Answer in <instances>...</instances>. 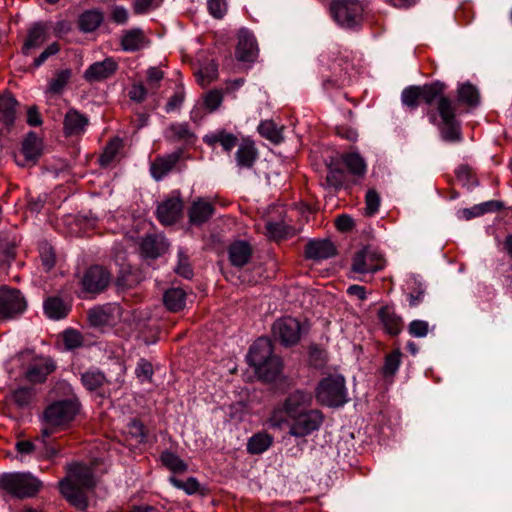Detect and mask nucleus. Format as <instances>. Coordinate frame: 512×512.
<instances>
[{
    "instance_id": "4d7b16f0",
    "label": "nucleus",
    "mask_w": 512,
    "mask_h": 512,
    "mask_svg": "<svg viewBox=\"0 0 512 512\" xmlns=\"http://www.w3.org/2000/svg\"><path fill=\"white\" fill-rule=\"evenodd\" d=\"M122 148V140L119 138L112 139L104 148L100 156V163L102 166H108L116 157Z\"/></svg>"
},
{
    "instance_id": "4c0bfd02",
    "label": "nucleus",
    "mask_w": 512,
    "mask_h": 512,
    "mask_svg": "<svg viewBox=\"0 0 512 512\" xmlns=\"http://www.w3.org/2000/svg\"><path fill=\"white\" fill-rule=\"evenodd\" d=\"M44 312L51 319H61L67 316L69 307L57 296H52L44 301Z\"/></svg>"
},
{
    "instance_id": "774afa93",
    "label": "nucleus",
    "mask_w": 512,
    "mask_h": 512,
    "mask_svg": "<svg viewBox=\"0 0 512 512\" xmlns=\"http://www.w3.org/2000/svg\"><path fill=\"white\" fill-rule=\"evenodd\" d=\"M408 332L416 338H423L429 332V324L424 320H413L408 326Z\"/></svg>"
},
{
    "instance_id": "cd10ccee",
    "label": "nucleus",
    "mask_w": 512,
    "mask_h": 512,
    "mask_svg": "<svg viewBox=\"0 0 512 512\" xmlns=\"http://www.w3.org/2000/svg\"><path fill=\"white\" fill-rule=\"evenodd\" d=\"M334 62L330 67L331 75H323V86L325 89L340 88L345 85L348 74V62Z\"/></svg>"
},
{
    "instance_id": "f257e3e1",
    "label": "nucleus",
    "mask_w": 512,
    "mask_h": 512,
    "mask_svg": "<svg viewBox=\"0 0 512 512\" xmlns=\"http://www.w3.org/2000/svg\"><path fill=\"white\" fill-rule=\"evenodd\" d=\"M79 411L76 399H62L49 404L41 415L43 437H50L54 432L70 423Z\"/></svg>"
},
{
    "instance_id": "49530a36",
    "label": "nucleus",
    "mask_w": 512,
    "mask_h": 512,
    "mask_svg": "<svg viewBox=\"0 0 512 512\" xmlns=\"http://www.w3.org/2000/svg\"><path fill=\"white\" fill-rule=\"evenodd\" d=\"M71 78V70L65 69L61 71H57L53 78L50 80L47 88V92L59 95L63 92L64 88L68 84Z\"/></svg>"
},
{
    "instance_id": "09e8293b",
    "label": "nucleus",
    "mask_w": 512,
    "mask_h": 512,
    "mask_svg": "<svg viewBox=\"0 0 512 512\" xmlns=\"http://www.w3.org/2000/svg\"><path fill=\"white\" fill-rule=\"evenodd\" d=\"M458 100L469 106H477L479 104V92L470 83L463 84L458 88Z\"/></svg>"
},
{
    "instance_id": "a19ab883",
    "label": "nucleus",
    "mask_w": 512,
    "mask_h": 512,
    "mask_svg": "<svg viewBox=\"0 0 512 512\" xmlns=\"http://www.w3.org/2000/svg\"><path fill=\"white\" fill-rule=\"evenodd\" d=\"M282 370V361L276 356L272 355L266 362L263 364V367H256V373L266 381H273L275 378L281 373Z\"/></svg>"
},
{
    "instance_id": "c9c22d12",
    "label": "nucleus",
    "mask_w": 512,
    "mask_h": 512,
    "mask_svg": "<svg viewBox=\"0 0 512 512\" xmlns=\"http://www.w3.org/2000/svg\"><path fill=\"white\" fill-rule=\"evenodd\" d=\"M251 253L250 245L244 241H238L229 247V259L232 265L237 267H242L247 264Z\"/></svg>"
},
{
    "instance_id": "79ce46f5",
    "label": "nucleus",
    "mask_w": 512,
    "mask_h": 512,
    "mask_svg": "<svg viewBox=\"0 0 512 512\" xmlns=\"http://www.w3.org/2000/svg\"><path fill=\"white\" fill-rule=\"evenodd\" d=\"M103 21V14L98 10H87L83 12L78 20V25L83 32L95 31Z\"/></svg>"
},
{
    "instance_id": "a878e982",
    "label": "nucleus",
    "mask_w": 512,
    "mask_h": 512,
    "mask_svg": "<svg viewBox=\"0 0 512 512\" xmlns=\"http://www.w3.org/2000/svg\"><path fill=\"white\" fill-rule=\"evenodd\" d=\"M19 106L16 98L9 92L0 95V122L10 128L14 125L17 108Z\"/></svg>"
},
{
    "instance_id": "6ab92c4d",
    "label": "nucleus",
    "mask_w": 512,
    "mask_h": 512,
    "mask_svg": "<svg viewBox=\"0 0 512 512\" xmlns=\"http://www.w3.org/2000/svg\"><path fill=\"white\" fill-rule=\"evenodd\" d=\"M273 355L271 341L266 337L258 338L250 347L247 361L250 366L263 367V364Z\"/></svg>"
},
{
    "instance_id": "4468645a",
    "label": "nucleus",
    "mask_w": 512,
    "mask_h": 512,
    "mask_svg": "<svg viewBox=\"0 0 512 512\" xmlns=\"http://www.w3.org/2000/svg\"><path fill=\"white\" fill-rule=\"evenodd\" d=\"M67 476L62 480H67L68 485L90 490L96 482L93 471L90 467L81 463H71L66 467Z\"/></svg>"
},
{
    "instance_id": "338daca9",
    "label": "nucleus",
    "mask_w": 512,
    "mask_h": 512,
    "mask_svg": "<svg viewBox=\"0 0 512 512\" xmlns=\"http://www.w3.org/2000/svg\"><path fill=\"white\" fill-rule=\"evenodd\" d=\"M185 99V92L183 87H178L175 93L169 98L165 106L167 113L180 109Z\"/></svg>"
},
{
    "instance_id": "a18cd8bd",
    "label": "nucleus",
    "mask_w": 512,
    "mask_h": 512,
    "mask_svg": "<svg viewBox=\"0 0 512 512\" xmlns=\"http://www.w3.org/2000/svg\"><path fill=\"white\" fill-rule=\"evenodd\" d=\"M260 135L274 144H278L283 140L282 127H278L273 121H262L258 126Z\"/></svg>"
},
{
    "instance_id": "c85d7f7f",
    "label": "nucleus",
    "mask_w": 512,
    "mask_h": 512,
    "mask_svg": "<svg viewBox=\"0 0 512 512\" xmlns=\"http://www.w3.org/2000/svg\"><path fill=\"white\" fill-rule=\"evenodd\" d=\"M148 39L140 28L126 31L121 39V47L126 52H136L147 46Z\"/></svg>"
},
{
    "instance_id": "de8ad7c7",
    "label": "nucleus",
    "mask_w": 512,
    "mask_h": 512,
    "mask_svg": "<svg viewBox=\"0 0 512 512\" xmlns=\"http://www.w3.org/2000/svg\"><path fill=\"white\" fill-rule=\"evenodd\" d=\"M81 381L87 390L94 391L106 382V377L101 371L90 369L81 375Z\"/></svg>"
},
{
    "instance_id": "603ef678",
    "label": "nucleus",
    "mask_w": 512,
    "mask_h": 512,
    "mask_svg": "<svg viewBox=\"0 0 512 512\" xmlns=\"http://www.w3.org/2000/svg\"><path fill=\"white\" fill-rule=\"evenodd\" d=\"M345 182L346 173L342 169L330 164L328 166V173L326 176V185L330 188H334L335 190H339L343 187Z\"/></svg>"
},
{
    "instance_id": "8fccbe9b",
    "label": "nucleus",
    "mask_w": 512,
    "mask_h": 512,
    "mask_svg": "<svg viewBox=\"0 0 512 512\" xmlns=\"http://www.w3.org/2000/svg\"><path fill=\"white\" fill-rule=\"evenodd\" d=\"M437 111L441 122H449L456 119V108L452 100L448 97H441L437 103Z\"/></svg>"
},
{
    "instance_id": "473e14b6",
    "label": "nucleus",
    "mask_w": 512,
    "mask_h": 512,
    "mask_svg": "<svg viewBox=\"0 0 512 512\" xmlns=\"http://www.w3.org/2000/svg\"><path fill=\"white\" fill-rule=\"evenodd\" d=\"M88 119L78 111L69 110L64 118V132L67 136L79 135L84 132Z\"/></svg>"
},
{
    "instance_id": "e433bc0d",
    "label": "nucleus",
    "mask_w": 512,
    "mask_h": 512,
    "mask_svg": "<svg viewBox=\"0 0 512 512\" xmlns=\"http://www.w3.org/2000/svg\"><path fill=\"white\" fill-rule=\"evenodd\" d=\"M445 89L446 85L440 81L422 85L420 86L421 101L427 105H431L434 102L438 103L439 99L444 97Z\"/></svg>"
},
{
    "instance_id": "7c9ffc66",
    "label": "nucleus",
    "mask_w": 512,
    "mask_h": 512,
    "mask_svg": "<svg viewBox=\"0 0 512 512\" xmlns=\"http://www.w3.org/2000/svg\"><path fill=\"white\" fill-rule=\"evenodd\" d=\"M341 163L346 167L349 174L354 178H363L367 171V165L364 158L356 153L350 152L340 156Z\"/></svg>"
},
{
    "instance_id": "b1692460",
    "label": "nucleus",
    "mask_w": 512,
    "mask_h": 512,
    "mask_svg": "<svg viewBox=\"0 0 512 512\" xmlns=\"http://www.w3.org/2000/svg\"><path fill=\"white\" fill-rule=\"evenodd\" d=\"M214 212L215 208L212 203L199 198L191 204L188 210L189 223L200 226L208 221Z\"/></svg>"
},
{
    "instance_id": "f03ea898",
    "label": "nucleus",
    "mask_w": 512,
    "mask_h": 512,
    "mask_svg": "<svg viewBox=\"0 0 512 512\" xmlns=\"http://www.w3.org/2000/svg\"><path fill=\"white\" fill-rule=\"evenodd\" d=\"M42 482L29 472H7L0 475V490L23 499L35 496Z\"/></svg>"
},
{
    "instance_id": "7ed1b4c3",
    "label": "nucleus",
    "mask_w": 512,
    "mask_h": 512,
    "mask_svg": "<svg viewBox=\"0 0 512 512\" xmlns=\"http://www.w3.org/2000/svg\"><path fill=\"white\" fill-rule=\"evenodd\" d=\"M312 401L313 396L309 392L296 390L290 393L283 401L282 406L272 411L269 418L270 425L274 428H281L286 422L284 414L291 420L312 409Z\"/></svg>"
},
{
    "instance_id": "c756f323",
    "label": "nucleus",
    "mask_w": 512,
    "mask_h": 512,
    "mask_svg": "<svg viewBox=\"0 0 512 512\" xmlns=\"http://www.w3.org/2000/svg\"><path fill=\"white\" fill-rule=\"evenodd\" d=\"M258 158V151L251 141H243L235 153L236 164L240 169H250Z\"/></svg>"
},
{
    "instance_id": "aec40b11",
    "label": "nucleus",
    "mask_w": 512,
    "mask_h": 512,
    "mask_svg": "<svg viewBox=\"0 0 512 512\" xmlns=\"http://www.w3.org/2000/svg\"><path fill=\"white\" fill-rule=\"evenodd\" d=\"M235 54L237 60L241 62H253L256 57V40L253 34L247 29H241L238 33V43Z\"/></svg>"
},
{
    "instance_id": "20e7f679",
    "label": "nucleus",
    "mask_w": 512,
    "mask_h": 512,
    "mask_svg": "<svg viewBox=\"0 0 512 512\" xmlns=\"http://www.w3.org/2000/svg\"><path fill=\"white\" fill-rule=\"evenodd\" d=\"M316 398L322 405L340 407L347 401L345 378L342 375H331L322 379L316 389Z\"/></svg>"
},
{
    "instance_id": "5701e85b",
    "label": "nucleus",
    "mask_w": 512,
    "mask_h": 512,
    "mask_svg": "<svg viewBox=\"0 0 512 512\" xmlns=\"http://www.w3.org/2000/svg\"><path fill=\"white\" fill-rule=\"evenodd\" d=\"M59 490L62 496L76 509L85 511L88 507V499L84 492L85 489L68 485L67 480H60Z\"/></svg>"
},
{
    "instance_id": "dca6fc26",
    "label": "nucleus",
    "mask_w": 512,
    "mask_h": 512,
    "mask_svg": "<svg viewBox=\"0 0 512 512\" xmlns=\"http://www.w3.org/2000/svg\"><path fill=\"white\" fill-rule=\"evenodd\" d=\"M183 202L179 196H171L160 202L156 214L163 225L174 224L181 216Z\"/></svg>"
},
{
    "instance_id": "bf43d9fd",
    "label": "nucleus",
    "mask_w": 512,
    "mask_h": 512,
    "mask_svg": "<svg viewBox=\"0 0 512 512\" xmlns=\"http://www.w3.org/2000/svg\"><path fill=\"white\" fill-rule=\"evenodd\" d=\"M174 271L185 279H191L193 276V269L190 265L188 256L182 249H179L178 251V262Z\"/></svg>"
},
{
    "instance_id": "69168bd1",
    "label": "nucleus",
    "mask_w": 512,
    "mask_h": 512,
    "mask_svg": "<svg viewBox=\"0 0 512 512\" xmlns=\"http://www.w3.org/2000/svg\"><path fill=\"white\" fill-rule=\"evenodd\" d=\"M265 228L267 236L271 239L278 240L286 235V225L283 222L268 221Z\"/></svg>"
},
{
    "instance_id": "c03bdc74",
    "label": "nucleus",
    "mask_w": 512,
    "mask_h": 512,
    "mask_svg": "<svg viewBox=\"0 0 512 512\" xmlns=\"http://www.w3.org/2000/svg\"><path fill=\"white\" fill-rule=\"evenodd\" d=\"M441 138L447 142H461V126L460 122L455 119L449 122H441L439 126Z\"/></svg>"
},
{
    "instance_id": "0e129e2a",
    "label": "nucleus",
    "mask_w": 512,
    "mask_h": 512,
    "mask_svg": "<svg viewBox=\"0 0 512 512\" xmlns=\"http://www.w3.org/2000/svg\"><path fill=\"white\" fill-rule=\"evenodd\" d=\"M40 259L46 271L51 270L55 265V252L47 243L40 246Z\"/></svg>"
},
{
    "instance_id": "37998d69",
    "label": "nucleus",
    "mask_w": 512,
    "mask_h": 512,
    "mask_svg": "<svg viewBox=\"0 0 512 512\" xmlns=\"http://www.w3.org/2000/svg\"><path fill=\"white\" fill-rule=\"evenodd\" d=\"M19 243V238L16 235L2 234L0 238V261L9 262L15 257V250Z\"/></svg>"
},
{
    "instance_id": "f8f14e48",
    "label": "nucleus",
    "mask_w": 512,
    "mask_h": 512,
    "mask_svg": "<svg viewBox=\"0 0 512 512\" xmlns=\"http://www.w3.org/2000/svg\"><path fill=\"white\" fill-rule=\"evenodd\" d=\"M111 280V275L102 266L94 265L83 275L81 284L84 292L98 294L104 291Z\"/></svg>"
},
{
    "instance_id": "5fc2aeb1",
    "label": "nucleus",
    "mask_w": 512,
    "mask_h": 512,
    "mask_svg": "<svg viewBox=\"0 0 512 512\" xmlns=\"http://www.w3.org/2000/svg\"><path fill=\"white\" fill-rule=\"evenodd\" d=\"M401 101L408 108L416 109L421 101L420 86L406 87L401 93Z\"/></svg>"
},
{
    "instance_id": "0eeeda50",
    "label": "nucleus",
    "mask_w": 512,
    "mask_h": 512,
    "mask_svg": "<svg viewBox=\"0 0 512 512\" xmlns=\"http://www.w3.org/2000/svg\"><path fill=\"white\" fill-rule=\"evenodd\" d=\"M383 255L376 249L366 246L357 251L352 257L351 272L355 274L376 273L385 267Z\"/></svg>"
},
{
    "instance_id": "f3484780",
    "label": "nucleus",
    "mask_w": 512,
    "mask_h": 512,
    "mask_svg": "<svg viewBox=\"0 0 512 512\" xmlns=\"http://www.w3.org/2000/svg\"><path fill=\"white\" fill-rule=\"evenodd\" d=\"M118 69L117 62L109 57L91 64L84 72L83 78L89 83L101 82L112 77Z\"/></svg>"
},
{
    "instance_id": "ddd939ff",
    "label": "nucleus",
    "mask_w": 512,
    "mask_h": 512,
    "mask_svg": "<svg viewBox=\"0 0 512 512\" xmlns=\"http://www.w3.org/2000/svg\"><path fill=\"white\" fill-rule=\"evenodd\" d=\"M47 438L41 434L34 441L21 440L15 444V448L21 456L35 454L38 457L50 459L56 456L58 451L46 440Z\"/></svg>"
},
{
    "instance_id": "9d476101",
    "label": "nucleus",
    "mask_w": 512,
    "mask_h": 512,
    "mask_svg": "<svg viewBox=\"0 0 512 512\" xmlns=\"http://www.w3.org/2000/svg\"><path fill=\"white\" fill-rule=\"evenodd\" d=\"M26 301L18 289L0 288V319L13 318L24 312Z\"/></svg>"
},
{
    "instance_id": "052dcab7",
    "label": "nucleus",
    "mask_w": 512,
    "mask_h": 512,
    "mask_svg": "<svg viewBox=\"0 0 512 512\" xmlns=\"http://www.w3.org/2000/svg\"><path fill=\"white\" fill-rule=\"evenodd\" d=\"M169 480L174 487L184 490L189 495L198 492L200 487L198 480L194 477H189L185 481L177 479L176 477H170Z\"/></svg>"
},
{
    "instance_id": "6e6d98bb",
    "label": "nucleus",
    "mask_w": 512,
    "mask_h": 512,
    "mask_svg": "<svg viewBox=\"0 0 512 512\" xmlns=\"http://www.w3.org/2000/svg\"><path fill=\"white\" fill-rule=\"evenodd\" d=\"M127 432L136 443H145L147 441V430L144 424L133 418L127 424Z\"/></svg>"
},
{
    "instance_id": "6e6552de",
    "label": "nucleus",
    "mask_w": 512,
    "mask_h": 512,
    "mask_svg": "<svg viewBox=\"0 0 512 512\" xmlns=\"http://www.w3.org/2000/svg\"><path fill=\"white\" fill-rule=\"evenodd\" d=\"M324 420L322 412L318 409H310L291 419L289 435L303 438L317 431Z\"/></svg>"
},
{
    "instance_id": "4be33fe9",
    "label": "nucleus",
    "mask_w": 512,
    "mask_h": 512,
    "mask_svg": "<svg viewBox=\"0 0 512 512\" xmlns=\"http://www.w3.org/2000/svg\"><path fill=\"white\" fill-rule=\"evenodd\" d=\"M181 152H173L165 156H158L151 162L150 173L156 181L162 180L178 163Z\"/></svg>"
},
{
    "instance_id": "1a4fd4ad",
    "label": "nucleus",
    "mask_w": 512,
    "mask_h": 512,
    "mask_svg": "<svg viewBox=\"0 0 512 512\" xmlns=\"http://www.w3.org/2000/svg\"><path fill=\"white\" fill-rule=\"evenodd\" d=\"M52 25L50 22L38 21L32 23L27 29L21 52L25 56L31 55L41 48L49 39Z\"/></svg>"
},
{
    "instance_id": "13d9d810",
    "label": "nucleus",
    "mask_w": 512,
    "mask_h": 512,
    "mask_svg": "<svg viewBox=\"0 0 512 512\" xmlns=\"http://www.w3.org/2000/svg\"><path fill=\"white\" fill-rule=\"evenodd\" d=\"M61 51V45L58 42H52L33 60L32 68L41 67L50 57L57 55Z\"/></svg>"
},
{
    "instance_id": "2f4dec72",
    "label": "nucleus",
    "mask_w": 512,
    "mask_h": 512,
    "mask_svg": "<svg viewBox=\"0 0 512 512\" xmlns=\"http://www.w3.org/2000/svg\"><path fill=\"white\" fill-rule=\"evenodd\" d=\"M165 138L170 142L193 143L196 139L187 123H172L165 130Z\"/></svg>"
},
{
    "instance_id": "58836bf2",
    "label": "nucleus",
    "mask_w": 512,
    "mask_h": 512,
    "mask_svg": "<svg viewBox=\"0 0 512 512\" xmlns=\"http://www.w3.org/2000/svg\"><path fill=\"white\" fill-rule=\"evenodd\" d=\"M163 301L168 310L177 312L186 304V292L181 288L168 289L163 296Z\"/></svg>"
},
{
    "instance_id": "9b49d317",
    "label": "nucleus",
    "mask_w": 512,
    "mask_h": 512,
    "mask_svg": "<svg viewBox=\"0 0 512 512\" xmlns=\"http://www.w3.org/2000/svg\"><path fill=\"white\" fill-rule=\"evenodd\" d=\"M272 334L282 345L293 346L300 340L301 326L295 318L284 317L274 322Z\"/></svg>"
},
{
    "instance_id": "2eb2a0df",
    "label": "nucleus",
    "mask_w": 512,
    "mask_h": 512,
    "mask_svg": "<svg viewBox=\"0 0 512 512\" xmlns=\"http://www.w3.org/2000/svg\"><path fill=\"white\" fill-rule=\"evenodd\" d=\"M42 153V141L34 132H29L22 142L21 154L23 159L18 155H14L15 162L19 166H26L27 164H35Z\"/></svg>"
},
{
    "instance_id": "393cba45",
    "label": "nucleus",
    "mask_w": 512,
    "mask_h": 512,
    "mask_svg": "<svg viewBox=\"0 0 512 512\" xmlns=\"http://www.w3.org/2000/svg\"><path fill=\"white\" fill-rule=\"evenodd\" d=\"M203 141L212 148L219 144L225 152L229 153L237 145L238 138L225 129H217L207 133L203 137Z\"/></svg>"
},
{
    "instance_id": "864d4df0",
    "label": "nucleus",
    "mask_w": 512,
    "mask_h": 512,
    "mask_svg": "<svg viewBox=\"0 0 512 512\" xmlns=\"http://www.w3.org/2000/svg\"><path fill=\"white\" fill-rule=\"evenodd\" d=\"M402 353L400 350H394L385 357L382 373L385 377L394 376L401 364Z\"/></svg>"
},
{
    "instance_id": "39448f33",
    "label": "nucleus",
    "mask_w": 512,
    "mask_h": 512,
    "mask_svg": "<svg viewBox=\"0 0 512 512\" xmlns=\"http://www.w3.org/2000/svg\"><path fill=\"white\" fill-rule=\"evenodd\" d=\"M330 11L339 26L354 29L362 23L364 7L359 0H335L330 5Z\"/></svg>"
},
{
    "instance_id": "72a5a7b5",
    "label": "nucleus",
    "mask_w": 512,
    "mask_h": 512,
    "mask_svg": "<svg viewBox=\"0 0 512 512\" xmlns=\"http://www.w3.org/2000/svg\"><path fill=\"white\" fill-rule=\"evenodd\" d=\"M378 317L389 334L397 335L401 331L402 319L392 307L384 306L380 308Z\"/></svg>"
},
{
    "instance_id": "412c9836",
    "label": "nucleus",
    "mask_w": 512,
    "mask_h": 512,
    "mask_svg": "<svg viewBox=\"0 0 512 512\" xmlns=\"http://www.w3.org/2000/svg\"><path fill=\"white\" fill-rule=\"evenodd\" d=\"M336 253L335 245L328 239L311 240L305 247V257L312 260L328 259Z\"/></svg>"
},
{
    "instance_id": "e2e57ef3",
    "label": "nucleus",
    "mask_w": 512,
    "mask_h": 512,
    "mask_svg": "<svg viewBox=\"0 0 512 512\" xmlns=\"http://www.w3.org/2000/svg\"><path fill=\"white\" fill-rule=\"evenodd\" d=\"M153 373L154 372L152 364L145 359H140L135 369V374L137 378L140 379V381L142 382H151Z\"/></svg>"
},
{
    "instance_id": "f704fd0d",
    "label": "nucleus",
    "mask_w": 512,
    "mask_h": 512,
    "mask_svg": "<svg viewBox=\"0 0 512 512\" xmlns=\"http://www.w3.org/2000/svg\"><path fill=\"white\" fill-rule=\"evenodd\" d=\"M273 442L272 435L267 432H258L248 439L246 449L252 455L262 454L272 446Z\"/></svg>"
},
{
    "instance_id": "423d86ee",
    "label": "nucleus",
    "mask_w": 512,
    "mask_h": 512,
    "mask_svg": "<svg viewBox=\"0 0 512 512\" xmlns=\"http://www.w3.org/2000/svg\"><path fill=\"white\" fill-rule=\"evenodd\" d=\"M21 357L28 361L24 378L32 384L44 383L47 377L56 370L55 361L44 355H35L32 351L21 353Z\"/></svg>"
},
{
    "instance_id": "ea45409f",
    "label": "nucleus",
    "mask_w": 512,
    "mask_h": 512,
    "mask_svg": "<svg viewBox=\"0 0 512 512\" xmlns=\"http://www.w3.org/2000/svg\"><path fill=\"white\" fill-rule=\"evenodd\" d=\"M36 396V390L33 387H19L12 391L10 394V400L19 409L29 408Z\"/></svg>"
},
{
    "instance_id": "bb28decb",
    "label": "nucleus",
    "mask_w": 512,
    "mask_h": 512,
    "mask_svg": "<svg viewBox=\"0 0 512 512\" xmlns=\"http://www.w3.org/2000/svg\"><path fill=\"white\" fill-rule=\"evenodd\" d=\"M168 246L169 244L164 236L155 234L144 237L140 245L142 253L146 257L152 259L163 254L167 250Z\"/></svg>"
},
{
    "instance_id": "680f3d73",
    "label": "nucleus",
    "mask_w": 512,
    "mask_h": 512,
    "mask_svg": "<svg viewBox=\"0 0 512 512\" xmlns=\"http://www.w3.org/2000/svg\"><path fill=\"white\" fill-rule=\"evenodd\" d=\"M217 66L213 63L201 68L197 73V80L200 85L206 86L217 78Z\"/></svg>"
},
{
    "instance_id": "a211bd4d",
    "label": "nucleus",
    "mask_w": 512,
    "mask_h": 512,
    "mask_svg": "<svg viewBox=\"0 0 512 512\" xmlns=\"http://www.w3.org/2000/svg\"><path fill=\"white\" fill-rule=\"evenodd\" d=\"M119 312L120 307L116 304L96 306L88 311V320L91 326L102 327L114 322Z\"/></svg>"
},
{
    "instance_id": "3c124183",
    "label": "nucleus",
    "mask_w": 512,
    "mask_h": 512,
    "mask_svg": "<svg viewBox=\"0 0 512 512\" xmlns=\"http://www.w3.org/2000/svg\"><path fill=\"white\" fill-rule=\"evenodd\" d=\"M161 461L169 470L175 473H182L187 470L186 463L173 452L164 451L161 454Z\"/></svg>"
}]
</instances>
